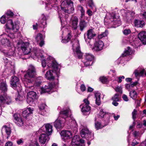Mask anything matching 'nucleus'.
<instances>
[{"instance_id": "1", "label": "nucleus", "mask_w": 146, "mask_h": 146, "mask_svg": "<svg viewBox=\"0 0 146 146\" xmlns=\"http://www.w3.org/2000/svg\"><path fill=\"white\" fill-rule=\"evenodd\" d=\"M36 75V71L35 67L32 65H30L27 71V74L25 76V78L23 80L26 87L31 88L34 85L31 79L28 78L27 77L33 78L35 77Z\"/></svg>"}, {"instance_id": "2", "label": "nucleus", "mask_w": 146, "mask_h": 146, "mask_svg": "<svg viewBox=\"0 0 146 146\" xmlns=\"http://www.w3.org/2000/svg\"><path fill=\"white\" fill-rule=\"evenodd\" d=\"M70 112V110L68 109L63 110L60 111L59 114L60 118L58 117L54 123V126L56 129L62 128L64 126V122L66 120L65 119L68 117Z\"/></svg>"}, {"instance_id": "3", "label": "nucleus", "mask_w": 146, "mask_h": 146, "mask_svg": "<svg viewBox=\"0 0 146 146\" xmlns=\"http://www.w3.org/2000/svg\"><path fill=\"white\" fill-rule=\"evenodd\" d=\"M73 4V2L71 0L63 1L61 5L62 10L68 13H73L74 10Z\"/></svg>"}, {"instance_id": "4", "label": "nucleus", "mask_w": 146, "mask_h": 146, "mask_svg": "<svg viewBox=\"0 0 146 146\" xmlns=\"http://www.w3.org/2000/svg\"><path fill=\"white\" fill-rule=\"evenodd\" d=\"M0 42L2 46L0 47V50L3 52L5 55H12L13 54V52H12L11 53L10 51L8 52L7 50L5 49L7 48L8 49L9 48L10 43L9 40L6 38H3L1 40Z\"/></svg>"}, {"instance_id": "5", "label": "nucleus", "mask_w": 146, "mask_h": 146, "mask_svg": "<svg viewBox=\"0 0 146 146\" xmlns=\"http://www.w3.org/2000/svg\"><path fill=\"white\" fill-rule=\"evenodd\" d=\"M19 23L17 21L13 23L12 20H8L5 25V30L8 33L12 29L14 32H17L19 29Z\"/></svg>"}, {"instance_id": "6", "label": "nucleus", "mask_w": 146, "mask_h": 146, "mask_svg": "<svg viewBox=\"0 0 146 146\" xmlns=\"http://www.w3.org/2000/svg\"><path fill=\"white\" fill-rule=\"evenodd\" d=\"M80 134L82 138H84L87 140H91L94 138L93 133L85 127H83L81 131Z\"/></svg>"}, {"instance_id": "7", "label": "nucleus", "mask_w": 146, "mask_h": 146, "mask_svg": "<svg viewBox=\"0 0 146 146\" xmlns=\"http://www.w3.org/2000/svg\"><path fill=\"white\" fill-rule=\"evenodd\" d=\"M48 63L47 66L48 67L53 68L57 76H59L61 66L58 64L54 60H50L48 62Z\"/></svg>"}, {"instance_id": "8", "label": "nucleus", "mask_w": 146, "mask_h": 146, "mask_svg": "<svg viewBox=\"0 0 146 146\" xmlns=\"http://www.w3.org/2000/svg\"><path fill=\"white\" fill-rule=\"evenodd\" d=\"M96 36L95 32L92 29L88 30L87 33H85L84 35V38L86 43L90 45V42L91 39Z\"/></svg>"}, {"instance_id": "9", "label": "nucleus", "mask_w": 146, "mask_h": 146, "mask_svg": "<svg viewBox=\"0 0 146 146\" xmlns=\"http://www.w3.org/2000/svg\"><path fill=\"white\" fill-rule=\"evenodd\" d=\"M85 61L84 62L85 66H87L91 65L94 59V56L90 53H86L84 56Z\"/></svg>"}, {"instance_id": "10", "label": "nucleus", "mask_w": 146, "mask_h": 146, "mask_svg": "<svg viewBox=\"0 0 146 146\" xmlns=\"http://www.w3.org/2000/svg\"><path fill=\"white\" fill-rule=\"evenodd\" d=\"M54 87V85L52 83H49L45 85L44 87L41 88V94L45 93L52 92H53V88Z\"/></svg>"}, {"instance_id": "11", "label": "nucleus", "mask_w": 146, "mask_h": 146, "mask_svg": "<svg viewBox=\"0 0 146 146\" xmlns=\"http://www.w3.org/2000/svg\"><path fill=\"white\" fill-rule=\"evenodd\" d=\"M37 98L36 93L33 91L29 92L27 93V102L29 104H32L34 101Z\"/></svg>"}, {"instance_id": "12", "label": "nucleus", "mask_w": 146, "mask_h": 146, "mask_svg": "<svg viewBox=\"0 0 146 146\" xmlns=\"http://www.w3.org/2000/svg\"><path fill=\"white\" fill-rule=\"evenodd\" d=\"M84 104L80 106L81 111L84 113L88 112L90 109V107L89 106V102L87 99H84Z\"/></svg>"}, {"instance_id": "13", "label": "nucleus", "mask_w": 146, "mask_h": 146, "mask_svg": "<svg viewBox=\"0 0 146 146\" xmlns=\"http://www.w3.org/2000/svg\"><path fill=\"white\" fill-rule=\"evenodd\" d=\"M108 16H109L110 17H111V18H109V19L113 23L114 25L118 26H119L121 24V22L119 18H116L114 15H113V16H111V15L110 14H108L106 15V17L104 20L105 21H106L105 20L107 18H108Z\"/></svg>"}, {"instance_id": "14", "label": "nucleus", "mask_w": 146, "mask_h": 146, "mask_svg": "<svg viewBox=\"0 0 146 146\" xmlns=\"http://www.w3.org/2000/svg\"><path fill=\"white\" fill-rule=\"evenodd\" d=\"M19 79L16 76H13L11 80V84L14 89L18 90L17 87H19L21 85L19 84Z\"/></svg>"}, {"instance_id": "15", "label": "nucleus", "mask_w": 146, "mask_h": 146, "mask_svg": "<svg viewBox=\"0 0 146 146\" xmlns=\"http://www.w3.org/2000/svg\"><path fill=\"white\" fill-rule=\"evenodd\" d=\"M79 141L81 143H83L84 141L83 139H80L78 135H76L74 136L72 141L71 146H80Z\"/></svg>"}, {"instance_id": "16", "label": "nucleus", "mask_w": 146, "mask_h": 146, "mask_svg": "<svg viewBox=\"0 0 146 146\" xmlns=\"http://www.w3.org/2000/svg\"><path fill=\"white\" fill-rule=\"evenodd\" d=\"M21 49L24 54H29L31 51L30 48L29 47V42L22 43L21 45Z\"/></svg>"}, {"instance_id": "17", "label": "nucleus", "mask_w": 146, "mask_h": 146, "mask_svg": "<svg viewBox=\"0 0 146 146\" xmlns=\"http://www.w3.org/2000/svg\"><path fill=\"white\" fill-rule=\"evenodd\" d=\"M11 102V98L9 96H6L5 94L0 96V106L3 105L5 103L9 104Z\"/></svg>"}, {"instance_id": "18", "label": "nucleus", "mask_w": 146, "mask_h": 146, "mask_svg": "<svg viewBox=\"0 0 146 146\" xmlns=\"http://www.w3.org/2000/svg\"><path fill=\"white\" fill-rule=\"evenodd\" d=\"M104 45L103 41L98 40L95 43L93 49L97 51H100L102 49Z\"/></svg>"}, {"instance_id": "19", "label": "nucleus", "mask_w": 146, "mask_h": 146, "mask_svg": "<svg viewBox=\"0 0 146 146\" xmlns=\"http://www.w3.org/2000/svg\"><path fill=\"white\" fill-rule=\"evenodd\" d=\"M43 52V51L39 50L36 48H33V50L32 51L31 53V56H35L38 58H40L42 59L43 57V55H42Z\"/></svg>"}, {"instance_id": "20", "label": "nucleus", "mask_w": 146, "mask_h": 146, "mask_svg": "<svg viewBox=\"0 0 146 146\" xmlns=\"http://www.w3.org/2000/svg\"><path fill=\"white\" fill-rule=\"evenodd\" d=\"M44 127L45 129V130L44 131V132L47 133L49 135H51L52 131V126L49 123L45 124L41 129H39L38 132H41L42 130V128L44 129Z\"/></svg>"}, {"instance_id": "21", "label": "nucleus", "mask_w": 146, "mask_h": 146, "mask_svg": "<svg viewBox=\"0 0 146 146\" xmlns=\"http://www.w3.org/2000/svg\"><path fill=\"white\" fill-rule=\"evenodd\" d=\"M73 48L76 47V52L77 57L79 58H80L82 56L83 54L80 50L79 42L78 40L75 41V44L73 45Z\"/></svg>"}, {"instance_id": "22", "label": "nucleus", "mask_w": 146, "mask_h": 146, "mask_svg": "<svg viewBox=\"0 0 146 146\" xmlns=\"http://www.w3.org/2000/svg\"><path fill=\"white\" fill-rule=\"evenodd\" d=\"M49 135L44 133H42L40 135L39 137V142L41 144H44L49 139Z\"/></svg>"}, {"instance_id": "23", "label": "nucleus", "mask_w": 146, "mask_h": 146, "mask_svg": "<svg viewBox=\"0 0 146 146\" xmlns=\"http://www.w3.org/2000/svg\"><path fill=\"white\" fill-rule=\"evenodd\" d=\"M78 21V18L76 16H72L71 18L70 24L72 28L74 30L77 29Z\"/></svg>"}, {"instance_id": "24", "label": "nucleus", "mask_w": 146, "mask_h": 146, "mask_svg": "<svg viewBox=\"0 0 146 146\" xmlns=\"http://www.w3.org/2000/svg\"><path fill=\"white\" fill-rule=\"evenodd\" d=\"M72 135L71 133L68 131H62L60 133V135L62 139L64 140L71 138Z\"/></svg>"}, {"instance_id": "25", "label": "nucleus", "mask_w": 146, "mask_h": 146, "mask_svg": "<svg viewBox=\"0 0 146 146\" xmlns=\"http://www.w3.org/2000/svg\"><path fill=\"white\" fill-rule=\"evenodd\" d=\"M19 114H14V117L15 120V122L19 126H23L24 124L22 118L20 117Z\"/></svg>"}, {"instance_id": "26", "label": "nucleus", "mask_w": 146, "mask_h": 146, "mask_svg": "<svg viewBox=\"0 0 146 146\" xmlns=\"http://www.w3.org/2000/svg\"><path fill=\"white\" fill-rule=\"evenodd\" d=\"M44 38L42 34L40 33L37 34L35 38L36 42L39 43L40 46L41 47L44 44Z\"/></svg>"}, {"instance_id": "27", "label": "nucleus", "mask_w": 146, "mask_h": 146, "mask_svg": "<svg viewBox=\"0 0 146 146\" xmlns=\"http://www.w3.org/2000/svg\"><path fill=\"white\" fill-rule=\"evenodd\" d=\"M138 37L144 44H146V32H140L138 35Z\"/></svg>"}, {"instance_id": "28", "label": "nucleus", "mask_w": 146, "mask_h": 146, "mask_svg": "<svg viewBox=\"0 0 146 146\" xmlns=\"http://www.w3.org/2000/svg\"><path fill=\"white\" fill-rule=\"evenodd\" d=\"M33 109L29 108L23 111L22 113L23 116L24 118H26L30 114L33 113Z\"/></svg>"}, {"instance_id": "29", "label": "nucleus", "mask_w": 146, "mask_h": 146, "mask_svg": "<svg viewBox=\"0 0 146 146\" xmlns=\"http://www.w3.org/2000/svg\"><path fill=\"white\" fill-rule=\"evenodd\" d=\"M87 26V23L81 18L80 19V22L79 24V27L80 30L81 31H83L84 28H86Z\"/></svg>"}, {"instance_id": "30", "label": "nucleus", "mask_w": 146, "mask_h": 146, "mask_svg": "<svg viewBox=\"0 0 146 146\" xmlns=\"http://www.w3.org/2000/svg\"><path fill=\"white\" fill-rule=\"evenodd\" d=\"M7 90V86L5 81H3L0 84V91L5 94Z\"/></svg>"}, {"instance_id": "31", "label": "nucleus", "mask_w": 146, "mask_h": 146, "mask_svg": "<svg viewBox=\"0 0 146 146\" xmlns=\"http://www.w3.org/2000/svg\"><path fill=\"white\" fill-rule=\"evenodd\" d=\"M144 72V69H141V68H138L137 69L135 70L134 72V74H135V76L137 77L142 76Z\"/></svg>"}, {"instance_id": "32", "label": "nucleus", "mask_w": 146, "mask_h": 146, "mask_svg": "<svg viewBox=\"0 0 146 146\" xmlns=\"http://www.w3.org/2000/svg\"><path fill=\"white\" fill-rule=\"evenodd\" d=\"M47 1L48 3H46V8L47 10H49L53 7L52 5L53 3H54L53 4H56L57 0H47Z\"/></svg>"}, {"instance_id": "33", "label": "nucleus", "mask_w": 146, "mask_h": 146, "mask_svg": "<svg viewBox=\"0 0 146 146\" xmlns=\"http://www.w3.org/2000/svg\"><path fill=\"white\" fill-rule=\"evenodd\" d=\"M46 107V105L44 104H41L38 106L40 111L39 113L40 114L44 115L46 114V112L44 109Z\"/></svg>"}, {"instance_id": "34", "label": "nucleus", "mask_w": 146, "mask_h": 146, "mask_svg": "<svg viewBox=\"0 0 146 146\" xmlns=\"http://www.w3.org/2000/svg\"><path fill=\"white\" fill-rule=\"evenodd\" d=\"M52 72L53 71L52 70L47 71L45 74V77L49 80H53L54 77L52 73Z\"/></svg>"}, {"instance_id": "35", "label": "nucleus", "mask_w": 146, "mask_h": 146, "mask_svg": "<svg viewBox=\"0 0 146 146\" xmlns=\"http://www.w3.org/2000/svg\"><path fill=\"white\" fill-rule=\"evenodd\" d=\"M94 95L96 98V104L99 106L101 103L100 93L99 92H96L94 94Z\"/></svg>"}, {"instance_id": "36", "label": "nucleus", "mask_w": 146, "mask_h": 146, "mask_svg": "<svg viewBox=\"0 0 146 146\" xmlns=\"http://www.w3.org/2000/svg\"><path fill=\"white\" fill-rule=\"evenodd\" d=\"M2 130L5 131L7 136V139H8L11 132V129L9 127H8L6 125L3 126L2 128Z\"/></svg>"}, {"instance_id": "37", "label": "nucleus", "mask_w": 146, "mask_h": 146, "mask_svg": "<svg viewBox=\"0 0 146 146\" xmlns=\"http://www.w3.org/2000/svg\"><path fill=\"white\" fill-rule=\"evenodd\" d=\"M134 23L135 26L137 27H142L145 25V22L143 20H135Z\"/></svg>"}, {"instance_id": "38", "label": "nucleus", "mask_w": 146, "mask_h": 146, "mask_svg": "<svg viewBox=\"0 0 146 146\" xmlns=\"http://www.w3.org/2000/svg\"><path fill=\"white\" fill-rule=\"evenodd\" d=\"M132 52V51L130 48L128 47L127 48V49L125 51L124 53L122 54L121 56L122 57H124L127 55H128L131 54Z\"/></svg>"}, {"instance_id": "39", "label": "nucleus", "mask_w": 146, "mask_h": 146, "mask_svg": "<svg viewBox=\"0 0 146 146\" xmlns=\"http://www.w3.org/2000/svg\"><path fill=\"white\" fill-rule=\"evenodd\" d=\"M77 7L78 10L81 12V19H83L85 15V10H84L83 8L80 5H78Z\"/></svg>"}, {"instance_id": "40", "label": "nucleus", "mask_w": 146, "mask_h": 146, "mask_svg": "<svg viewBox=\"0 0 146 146\" xmlns=\"http://www.w3.org/2000/svg\"><path fill=\"white\" fill-rule=\"evenodd\" d=\"M129 95L133 99H135L137 97V94L136 92L134 90H132L129 93Z\"/></svg>"}, {"instance_id": "41", "label": "nucleus", "mask_w": 146, "mask_h": 146, "mask_svg": "<svg viewBox=\"0 0 146 146\" xmlns=\"http://www.w3.org/2000/svg\"><path fill=\"white\" fill-rule=\"evenodd\" d=\"M42 78L41 77H39L37 78L36 80L34 85L37 87L39 86L42 82Z\"/></svg>"}, {"instance_id": "42", "label": "nucleus", "mask_w": 146, "mask_h": 146, "mask_svg": "<svg viewBox=\"0 0 146 146\" xmlns=\"http://www.w3.org/2000/svg\"><path fill=\"white\" fill-rule=\"evenodd\" d=\"M8 20H11V19H9L5 15H3L1 17V18L0 21L2 23L4 24Z\"/></svg>"}, {"instance_id": "43", "label": "nucleus", "mask_w": 146, "mask_h": 146, "mask_svg": "<svg viewBox=\"0 0 146 146\" xmlns=\"http://www.w3.org/2000/svg\"><path fill=\"white\" fill-rule=\"evenodd\" d=\"M71 37V35L70 33H68L67 37L65 38L62 39V42L64 43H66L68 42L70 39Z\"/></svg>"}, {"instance_id": "44", "label": "nucleus", "mask_w": 146, "mask_h": 146, "mask_svg": "<svg viewBox=\"0 0 146 146\" xmlns=\"http://www.w3.org/2000/svg\"><path fill=\"white\" fill-rule=\"evenodd\" d=\"M108 32L107 30H106L105 31L102 33L98 36V38L99 39H101L104 37L106 36L108 34Z\"/></svg>"}, {"instance_id": "45", "label": "nucleus", "mask_w": 146, "mask_h": 146, "mask_svg": "<svg viewBox=\"0 0 146 146\" xmlns=\"http://www.w3.org/2000/svg\"><path fill=\"white\" fill-rule=\"evenodd\" d=\"M14 15L13 13L10 11H8L6 13L5 15L9 19V18L12 17Z\"/></svg>"}, {"instance_id": "46", "label": "nucleus", "mask_w": 146, "mask_h": 146, "mask_svg": "<svg viewBox=\"0 0 146 146\" xmlns=\"http://www.w3.org/2000/svg\"><path fill=\"white\" fill-rule=\"evenodd\" d=\"M137 82H131L130 84H127L126 85V87L127 89L131 87H132L136 85L137 84Z\"/></svg>"}, {"instance_id": "47", "label": "nucleus", "mask_w": 146, "mask_h": 146, "mask_svg": "<svg viewBox=\"0 0 146 146\" xmlns=\"http://www.w3.org/2000/svg\"><path fill=\"white\" fill-rule=\"evenodd\" d=\"M106 114V113L105 112L103 109H101L100 111V112L99 114V116L100 118L104 117V116Z\"/></svg>"}, {"instance_id": "48", "label": "nucleus", "mask_w": 146, "mask_h": 146, "mask_svg": "<svg viewBox=\"0 0 146 146\" xmlns=\"http://www.w3.org/2000/svg\"><path fill=\"white\" fill-rule=\"evenodd\" d=\"M100 80L102 83H105L108 81V79L106 77H101L100 78Z\"/></svg>"}, {"instance_id": "49", "label": "nucleus", "mask_w": 146, "mask_h": 146, "mask_svg": "<svg viewBox=\"0 0 146 146\" xmlns=\"http://www.w3.org/2000/svg\"><path fill=\"white\" fill-rule=\"evenodd\" d=\"M119 95L117 94H115L112 98V100L113 101H119Z\"/></svg>"}, {"instance_id": "50", "label": "nucleus", "mask_w": 146, "mask_h": 146, "mask_svg": "<svg viewBox=\"0 0 146 146\" xmlns=\"http://www.w3.org/2000/svg\"><path fill=\"white\" fill-rule=\"evenodd\" d=\"M95 126L96 128L97 129H99L102 127L100 123L98 122L95 123Z\"/></svg>"}, {"instance_id": "51", "label": "nucleus", "mask_w": 146, "mask_h": 146, "mask_svg": "<svg viewBox=\"0 0 146 146\" xmlns=\"http://www.w3.org/2000/svg\"><path fill=\"white\" fill-rule=\"evenodd\" d=\"M47 19V17L44 14H42L41 16V19L44 20V24H45L46 23V21Z\"/></svg>"}, {"instance_id": "52", "label": "nucleus", "mask_w": 146, "mask_h": 146, "mask_svg": "<svg viewBox=\"0 0 146 146\" xmlns=\"http://www.w3.org/2000/svg\"><path fill=\"white\" fill-rule=\"evenodd\" d=\"M131 31L129 29H125L123 31V34L125 35H127L131 33Z\"/></svg>"}, {"instance_id": "53", "label": "nucleus", "mask_w": 146, "mask_h": 146, "mask_svg": "<svg viewBox=\"0 0 146 146\" xmlns=\"http://www.w3.org/2000/svg\"><path fill=\"white\" fill-rule=\"evenodd\" d=\"M88 3L90 7L93 8L94 7L92 0H88Z\"/></svg>"}, {"instance_id": "54", "label": "nucleus", "mask_w": 146, "mask_h": 146, "mask_svg": "<svg viewBox=\"0 0 146 146\" xmlns=\"http://www.w3.org/2000/svg\"><path fill=\"white\" fill-rule=\"evenodd\" d=\"M15 100L16 101H18L22 100L23 99V97H21L19 94L17 96V97L15 98Z\"/></svg>"}, {"instance_id": "55", "label": "nucleus", "mask_w": 146, "mask_h": 146, "mask_svg": "<svg viewBox=\"0 0 146 146\" xmlns=\"http://www.w3.org/2000/svg\"><path fill=\"white\" fill-rule=\"evenodd\" d=\"M115 90L117 92H119L121 93H122V88L121 87H117L116 88Z\"/></svg>"}, {"instance_id": "56", "label": "nucleus", "mask_w": 146, "mask_h": 146, "mask_svg": "<svg viewBox=\"0 0 146 146\" xmlns=\"http://www.w3.org/2000/svg\"><path fill=\"white\" fill-rule=\"evenodd\" d=\"M137 110L134 109L133 111L132 112V117L134 119L136 118V114Z\"/></svg>"}, {"instance_id": "57", "label": "nucleus", "mask_w": 146, "mask_h": 146, "mask_svg": "<svg viewBox=\"0 0 146 146\" xmlns=\"http://www.w3.org/2000/svg\"><path fill=\"white\" fill-rule=\"evenodd\" d=\"M13 145V143L11 141H8L5 143V146H12Z\"/></svg>"}, {"instance_id": "58", "label": "nucleus", "mask_w": 146, "mask_h": 146, "mask_svg": "<svg viewBox=\"0 0 146 146\" xmlns=\"http://www.w3.org/2000/svg\"><path fill=\"white\" fill-rule=\"evenodd\" d=\"M122 98L123 100L127 102L129 100L127 96L125 94L123 95Z\"/></svg>"}, {"instance_id": "59", "label": "nucleus", "mask_w": 146, "mask_h": 146, "mask_svg": "<svg viewBox=\"0 0 146 146\" xmlns=\"http://www.w3.org/2000/svg\"><path fill=\"white\" fill-rule=\"evenodd\" d=\"M80 88L81 90L84 92L86 90V88L84 85V84H82L80 86Z\"/></svg>"}, {"instance_id": "60", "label": "nucleus", "mask_w": 146, "mask_h": 146, "mask_svg": "<svg viewBox=\"0 0 146 146\" xmlns=\"http://www.w3.org/2000/svg\"><path fill=\"white\" fill-rule=\"evenodd\" d=\"M139 132L136 131H135L133 133V135L135 137H138L139 135Z\"/></svg>"}, {"instance_id": "61", "label": "nucleus", "mask_w": 146, "mask_h": 146, "mask_svg": "<svg viewBox=\"0 0 146 146\" xmlns=\"http://www.w3.org/2000/svg\"><path fill=\"white\" fill-rule=\"evenodd\" d=\"M42 66L44 68H45L46 66V63L45 60H42Z\"/></svg>"}, {"instance_id": "62", "label": "nucleus", "mask_w": 146, "mask_h": 146, "mask_svg": "<svg viewBox=\"0 0 146 146\" xmlns=\"http://www.w3.org/2000/svg\"><path fill=\"white\" fill-rule=\"evenodd\" d=\"M40 22L41 23V24L43 26H42V27H43V28H44L46 26V23L45 24H44V20H42V19H40Z\"/></svg>"}, {"instance_id": "63", "label": "nucleus", "mask_w": 146, "mask_h": 146, "mask_svg": "<svg viewBox=\"0 0 146 146\" xmlns=\"http://www.w3.org/2000/svg\"><path fill=\"white\" fill-rule=\"evenodd\" d=\"M17 143L19 145H20L23 143V139H20L18 140L17 141Z\"/></svg>"}, {"instance_id": "64", "label": "nucleus", "mask_w": 146, "mask_h": 146, "mask_svg": "<svg viewBox=\"0 0 146 146\" xmlns=\"http://www.w3.org/2000/svg\"><path fill=\"white\" fill-rule=\"evenodd\" d=\"M138 143L135 140H134L132 143V145L134 146L138 144Z\"/></svg>"}]
</instances>
